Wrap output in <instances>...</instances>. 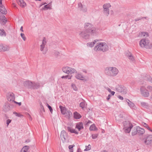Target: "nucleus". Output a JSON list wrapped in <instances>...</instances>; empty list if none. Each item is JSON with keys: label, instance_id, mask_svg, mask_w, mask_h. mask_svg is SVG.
Listing matches in <instances>:
<instances>
[{"label": "nucleus", "instance_id": "nucleus-1", "mask_svg": "<svg viewBox=\"0 0 152 152\" xmlns=\"http://www.w3.org/2000/svg\"><path fill=\"white\" fill-rule=\"evenodd\" d=\"M105 74L109 77H114L116 76L119 73L118 69L115 67H107L104 69Z\"/></svg>", "mask_w": 152, "mask_h": 152}, {"label": "nucleus", "instance_id": "nucleus-2", "mask_svg": "<svg viewBox=\"0 0 152 152\" xmlns=\"http://www.w3.org/2000/svg\"><path fill=\"white\" fill-rule=\"evenodd\" d=\"M85 30L88 32H90L91 35H95L97 33L98 29L94 27V25L91 23H86L84 25Z\"/></svg>", "mask_w": 152, "mask_h": 152}, {"label": "nucleus", "instance_id": "nucleus-3", "mask_svg": "<svg viewBox=\"0 0 152 152\" xmlns=\"http://www.w3.org/2000/svg\"><path fill=\"white\" fill-rule=\"evenodd\" d=\"M109 47L106 43L105 42H99L94 48V50L96 51L105 52L108 50Z\"/></svg>", "mask_w": 152, "mask_h": 152}, {"label": "nucleus", "instance_id": "nucleus-4", "mask_svg": "<svg viewBox=\"0 0 152 152\" xmlns=\"http://www.w3.org/2000/svg\"><path fill=\"white\" fill-rule=\"evenodd\" d=\"M75 128L77 130L70 127H68L67 128L68 131L71 133L77 135L79 134V132L83 128V124L80 122L77 123L76 125Z\"/></svg>", "mask_w": 152, "mask_h": 152}, {"label": "nucleus", "instance_id": "nucleus-5", "mask_svg": "<svg viewBox=\"0 0 152 152\" xmlns=\"http://www.w3.org/2000/svg\"><path fill=\"white\" fill-rule=\"evenodd\" d=\"M140 46L142 48H145L147 49L152 48V44L150 43L148 40L145 39H142L139 42Z\"/></svg>", "mask_w": 152, "mask_h": 152}, {"label": "nucleus", "instance_id": "nucleus-6", "mask_svg": "<svg viewBox=\"0 0 152 152\" xmlns=\"http://www.w3.org/2000/svg\"><path fill=\"white\" fill-rule=\"evenodd\" d=\"M46 39L45 37H44L42 41V43L40 45V50L42 52L43 54H45L47 51V49L46 48Z\"/></svg>", "mask_w": 152, "mask_h": 152}, {"label": "nucleus", "instance_id": "nucleus-7", "mask_svg": "<svg viewBox=\"0 0 152 152\" xmlns=\"http://www.w3.org/2000/svg\"><path fill=\"white\" fill-rule=\"evenodd\" d=\"M90 32H88L86 30L81 31L79 33L80 36L85 39H87L89 38L90 36Z\"/></svg>", "mask_w": 152, "mask_h": 152}, {"label": "nucleus", "instance_id": "nucleus-8", "mask_svg": "<svg viewBox=\"0 0 152 152\" xmlns=\"http://www.w3.org/2000/svg\"><path fill=\"white\" fill-rule=\"evenodd\" d=\"M124 129L125 132L126 133H129L132 127V124L129 122L125 121L124 123Z\"/></svg>", "mask_w": 152, "mask_h": 152}, {"label": "nucleus", "instance_id": "nucleus-9", "mask_svg": "<svg viewBox=\"0 0 152 152\" xmlns=\"http://www.w3.org/2000/svg\"><path fill=\"white\" fill-rule=\"evenodd\" d=\"M111 7L109 3L105 4L103 5L104 13L106 16H108L109 14V8Z\"/></svg>", "mask_w": 152, "mask_h": 152}, {"label": "nucleus", "instance_id": "nucleus-10", "mask_svg": "<svg viewBox=\"0 0 152 152\" xmlns=\"http://www.w3.org/2000/svg\"><path fill=\"white\" fill-rule=\"evenodd\" d=\"M7 98L8 100L10 102H14L15 97V95L12 93L10 92L7 94Z\"/></svg>", "mask_w": 152, "mask_h": 152}, {"label": "nucleus", "instance_id": "nucleus-11", "mask_svg": "<svg viewBox=\"0 0 152 152\" xmlns=\"http://www.w3.org/2000/svg\"><path fill=\"white\" fill-rule=\"evenodd\" d=\"M142 78L143 80H146L151 83H152V78L149 75L145 74L142 76Z\"/></svg>", "mask_w": 152, "mask_h": 152}, {"label": "nucleus", "instance_id": "nucleus-12", "mask_svg": "<svg viewBox=\"0 0 152 152\" xmlns=\"http://www.w3.org/2000/svg\"><path fill=\"white\" fill-rule=\"evenodd\" d=\"M23 84L24 86H38V84L34 82H32L30 80H26L23 82Z\"/></svg>", "mask_w": 152, "mask_h": 152}, {"label": "nucleus", "instance_id": "nucleus-13", "mask_svg": "<svg viewBox=\"0 0 152 152\" xmlns=\"http://www.w3.org/2000/svg\"><path fill=\"white\" fill-rule=\"evenodd\" d=\"M3 14L0 13V22L3 25H4L7 22V20Z\"/></svg>", "mask_w": 152, "mask_h": 152}, {"label": "nucleus", "instance_id": "nucleus-14", "mask_svg": "<svg viewBox=\"0 0 152 152\" xmlns=\"http://www.w3.org/2000/svg\"><path fill=\"white\" fill-rule=\"evenodd\" d=\"M9 47L6 45H4L2 44H0V52H4L9 50Z\"/></svg>", "mask_w": 152, "mask_h": 152}, {"label": "nucleus", "instance_id": "nucleus-15", "mask_svg": "<svg viewBox=\"0 0 152 152\" xmlns=\"http://www.w3.org/2000/svg\"><path fill=\"white\" fill-rule=\"evenodd\" d=\"M152 142V135L148 136L146 140H144V142L146 144H149Z\"/></svg>", "mask_w": 152, "mask_h": 152}, {"label": "nucleus", "instance_id": "nucleus-16", "mask_svg": "<svg viewBox=\"0 0 152 152\" xmlns=\"http://www.w3.org/2000/svg\"><path fill=\"white\" fill-rule=\"evenodd\" d=\"M68 72H67V74L68 75L69 74V75H71L72 74L77 73V71L74 68L69 67V70H68Z\"/></svg>", "mask_w": 152, "mask_h": 152}, {"label": "nucleus", "instance_id": "nucleus-17", "mask_svg": "<svg viewBox=\"0 0 152 152\" xmlns=\"http://www.w3.org/2000/svg\"><path fill=\"white\" fill-rule=\"evenodd\" d=\"M76 73L75 77L77 79L81 80H84V77L82 74L77 72Z\"/></svg>", "mask_w": 152, "mask_h": 152}, {"label": "nucleus", "instance_id": "nucleus-18", "mask_svg": "<svg viewBox=\"0 0 152 152\" xmlns=\"http://www.w3.org/2000/svg\"><path fill=\"white\" fill-rule=\"evenodd\" d=\"M73 117L74 118L76 119H79L82 117L80 114L77 112H75L74 113Z\"/></svg>", "mask_w": 152, "mask_h": 152}, {"label": "nucleus", "instance_id": "nucleus-19", "mask_svg": "<svg viewBox=\"0 0 152 152\" xmlns=\"http://www.w3.org/2000/svg\"><path fill=\"white\" fill-rule=\"evenodd\" d=\"M0 12L3 14H6L7 12L6 9L2 5H0Z\"/></svg>", "mask_w": 152, "mask_h": 152}, {"label": "nucleus", "instance_id": "nucleus-20", "mask_svg": "<svg viewBox=\"0 0 152 152\" xmlns=\"http://www.w3.org/2000/svg\"><path fill=\"white\" fill-rule=\"evenodd\" d=\"M59 107L60 108L61 113L63 115H65L66 112L67 111L65 107L60 106Z\"/></svg>", "mask_w": 152, "mask_h": 152}, {"label": "nucleus", "instance_id": "nucleus-21", "mask_svg": "<svg viewBox=\"0 0 152 152\" xmlns=\"http://www.w3.org/2000/svg\"><path fill=\"white\" fill-rule=\"evenodd\" d=\"M61 137L62 139L65 140L66 137V133L64 131H62L61 134Z\"/></svg>", "mask_w": 152, "mask_h": 152}, {"label": "nucleus", "instance_id": "nucleus-22", "mask_svg": "<svg viewBox=\"0 0 152 152\" xmlns=\"http://www.w3.org/2000/svg\"><path fill=\"white\" fill-rule=\"evenodd\" d=\"M18 4L22 7H24L26 6V3L23 0H20L18 2Z\"/></svg>", "mask_w": 152, "mask_h": 152}, {"label": "nucleus", "instance_id": "nucleus-23", "mask_svg": "<svg viewBox=\"0 0 152 152\" xmlns=\"http://www.w3.org/2000/svg\"><path fill=\"white\" fill-rule=\"evenodd\" d=\"M99 40L97 39H96L94 40L93 42H89L87 43V45L90 47H92L94 46V44Z\"/></svg>", "mask_w": 152, "mask_h": 152}, {"label": "nucleus", "instance_id": "nucleus-24", "mask_svg": "<svg viewBox=\"0 0 152 152\" xmlns=\"http://www.w3.org/2000/svg\"><path fill=\"white\" fill-rule=\"evenodd\" d=\"M48 9H51V4L50 3L45 5L43 8H42V10H47Z\"/></svg>", "mask_w": 152, "mask_h": 152}, {"label": "nucleus", "instance_id": "nucleus-25", "mask_svg": "<svg viewBox=\"0 0 152 152\" xmlns=\"http://www.w3.org/2000/svg\"><path fill=\"white\" fill-rule=\"evenodd\" d=\"M137 133L138 134H142L145 132V130L139 127H137Z\"/></svg>", "mask_w": 152, "mask_h": 152}, {"label": "nucleus", "instance_id": "nucleus-26", "mask_svg": "<svg viewBox=\"0 0 152 152\" xmlns=\"http://www.w3.org/2000/svg\"><path fill=\"white\" fill-rule=\"evenodd\" d=\"M126 56L128 58H129L130 61H134V58L131 53H129V54H126Z\"/></svg>", "mask_w": 152, "mask_h": 152}, {"label": "nucleus", "instance_id": "nucleus-27", "mask_svg": "<svg viewBox=\"0 0 152 152\" xmlns=\"http://www.w3.org/2000/svg\"><path fill=\"white\" fill-rule=\"evenodd\" d=\"M69 67L68 66H64L62 67V70L63 72L66 74L67 73L68 70H69Z\"/></svg>", "mask_w": 152, "mask_h": 152}, {"label": "nucleus", "instance_id": "nucleus-28", "mask_svg": "<svg viewBox=\"0 0 152 152\" xmlns=\"http://www.w3.org/2000/svg\"><path fill=\"white\" fill-rule=\"evenodd\" d=\"M72 77V75H66L65 76H63L61 77V78L62 79H68L70 80L71 79Z\"/></svg>", "mask_w": 152, "mask_h": 152}, {"label": "nucleus", "instance_id": "nucleus-29", "mask_svg": "<svg viewBox=\"0 0 152 152\" xmlns=\"http://www.w3.org/2000/svg\"><path fill=\"white\" fill-rule=\"evenodd\" d=\"M65 115L68 118H70L72 116V113L70 110H68L66 112V113Z\"/></svg>", "mask_w": 152, "mask_h": 152}, {"label": "nucleus", "instance_id": "nucleus-30", "mask_svg": "<svg viewBox=\"0 0 152 152\" xmlns=\"http://www.w3.org/2000/svg\"><path fill=\"white\" fill-rule=\"evenodd\" d=\"M29 148L28 146H25L21 149L20 152H28Z\"/></svg>", "mask_w": 152, "mask_h": 152}, {"label": "nucleus", "instance_id": "nucleus-31", "mask_svg": "<svg viewBox=\"0 0 152 152\" xmlns=\"http://www.w3.org/2000/svg\"><path fill=\"white\" fill-rule=\"evenodd\" d=\"M0 31L1 32L0 33V35L1 36H6V33L5 32L4 30L3 29H0Z\"/></svg>", "mask_w": 152, "mask_h": 152}, {"label": "nucleus", "instance_id": "nucleus-32", "mask_svg": "<svg viewBox=\"0 0 152 152\" xmlns=\"http://www.w3.org/2000/svg\"><path fill=\"white\" fill-rule=\"evenodd\" d=\"M90 129L91 131H96L97 130V129L95 125L93 124L90 126Z\"/></svg>", "mask_w": 152, "mask_h": 152}, {"label": "nucleus", "instance_id": "nucleus-33", "mask_svg": "<svg viewBox=\"0 0 152 152\" xmlns=\"http://www.w3.org/2000/svg\"><path fill=\"white\" fill-rule=\"evenodd\" d=\"M141 36L145 37H148L149 36V34L148 32H142L141 34Z\"/></svg>", "mask_w": 152, "mask_h": 152}, {"label": "nucleus", "instance_id": "nucleus-34", "mask_svg": "<svg viewBox=\"0 0 152 152\" xmlns=\"http://www.w3.org/2000/svg\"><path fill=\"white\" fill-rule=\"evenodd\" d=\"M80 106L82 109H84L86 107V104L85 102H81L80 103Z\"/></svg>", "mask_w": 152, "mask_h": 152}, {"label": "nucleus", "instance_id": "nucleus-35", "mask_svg": "<svg viewBox=\"0 0 152 152\" xmlns=\"http://www.w3.org/2000/svg\"><path fill=\"white\" fill-rule=\"evenodd\" d=\"M142 93L143 95L145 97H147L149 95V93L148 91H142Z\"/></svg>", "mask_w": 152, "mask_h": 152}, {"label": "nucleus", "instance_id": "nucleus-36", "mask_svg": "<svg viewBox=\"0 0 152 152\" xmlns=\"http://www.w3.org/2000/svg\"><path fill=\"white\" fill-rule=\"evenodd\" d=\"M20 35L23 40L24 41H25L26 40V37L25 34L23 33H21Z\"/></svg>", "mask_w": 152, "mask_h": 152}, {"label": "nucleus", "instance_id": "nucleus-37", "mask_svg": "<svg viewBox=\"0 0 152 152\" xmlns=\"http://www.w3.org/2000/svg\"><path fill=\"white\" fill-rule=\"evenodd\" d=\"M86 148L84 150L85 151H88L90 150L91 149V146L90 145H88V146H86Z\"/></svg>", "mask_w": 152, "mask_h": 152}, {"label": "nucleus", "instance_id": "nucleus-38", "mask_svg": "<svg viewBox=\"0 0 152 152\" xmlns=\"http://www.w3.org/2000/svg\"><path fill=\"white\" fill-rule=\"evenodd\" d=\"M137 127L136 129H134L133 131H132V134L133 135H135L137 134Z\"/></svg>", "mask_w": 152, "mask_h": 152}, {"label": "nucleus", "instance_id": "nucleus-39", "mask_svg": "<svg viewBox=\"0 0 152 152\" xmlns=\"http://www.w3.org/2000/svg\"><path fill=\"white\" fill-rule=\"evenodd\" d=\"M128 101L129 102H128V103L129 106H130L131 107H133L134 106V104L133 103L130 102L129 100Z\"/></svg>", "mask_w": 152, "mask_h": 152}, {"label": "nucleus", "instance_id": "nucleus-40", "mask_svg": "<svg viewBox=\"0 0 152 152\" xmlns=\"http://www.w3.org/2000/svg\"><path fill=\"white\" fill-rule=\"evenodd\" d=\"M143 125L146 128L148 129L152 132V130L150 129V127H149L148 126L147 124L145 123H144Z\"/></svg>", "mask_w": 152, "mask_h": 152}, {"label": "nucleus", "instance_id": "nucleus-41", "mask_svg": "<svg viewBox=\"0 0 152 152\" xmlns=\"http://www.w3.org/2000/svg\"><path fill=\"white\" fill-rule=\"evenodd\" d=\"M13 114L15 115L16 116L18 117H20L22 116V115L20 113H18L16 112H14Z\"/></svg>", "mask_w": 152, "mask_h": 152}, {"label": "nucleus", "instance_id": "nucleus-42", "mask_svg": "<svg viewBox=\"0 0 152 152\" xmlns=\"http://www.w3.org/2000/svg\"><path fill=\"white\" fill-rule=\"evenodd\" d=\"M81 10L83 11V12H86L87 11V9L86 7H83V8L81 9Z\"/></svg>", "mask_w": 152, "mask_h": 152}, {"label": "nucleus", "instance_id": "nucleus-43", "mask_svg": "<svg viewBox=\"0 0 152 152\" xmlns=\"http://www.w3.org/2000/svg\"><path fill=\"white\" fill-rule=\"evenodd\" d=\"M11 121L12 120L10 119H7V120L6 123L7 126H8L9 124L11 122Z\"/></svg>", "mask_w": 152, "mask_h": 152}, {"label": "nucleus", "instance_id": "nucleus-44", "mask_svg": "<svg viewBox=\"0 0 152 152\" xmlns=\"http://www.w3.org/2000/svg\"><path fill=\"white\" fill-rule=\"evenodd\" d=\"M78 6L80 8V9H82L83 7V5L81 3H79L78 4Z\"/></svg>", "mask_w": 152, "mask_h": 152}, {"label": "nucleus", "instance_id": "nucleus-45", "mask_svg": "<svg viewBox=\"0 0 152 152\" xmlns=\"http://www.w3.org/2000/svg\"><path fill=\"white\" fill-rule=\"evenodd\" d=\"M53 53L56 56H57L59 55V53L57 51H54Z\"/></svg>", "mask_w": 152, "mask_h": 152}, {"label": "nucleus", "instance_id": "nucleus-46", "mask_svg": "<svg viewBox=\"0 0 152 152\" xmlns=\"http://www.w3.org/2000/svg\"><path fill=\"white\" fill-rule=\"evenodd\" d=\"M97 134H94L92 135V137L93 139H95L97 137Z\"/></svg>", "mask_w": 152, "mask_h": 152}, {"label": "nucleus", "instance_id": "nucleus-47", "mask_svg": "<svg viewBox=\"0 0 152 152\" xmlns=\"http://www.w3.org/2000/svg\"><path fill=\"white\" fill-rule=\"evenodd\" d=\"M143 19V18H142V17H140L139 18H137L136 19H135V21H138V20H140L142 19Z\"/></svg>", "mask_w": 152, "mask_h": 152}, {"label": "nucleus", "instance_id": "nucleus-48", "mask_svg": "<svg viewBox=\"0 0 152 152\" xmlns=\"http://www.w3.org/2000/svg\"><path fill=\"white\" fill-rule=\"evenodd\" d=\"M47 105L48 108L49 109V110H50V112H51V111L52 110V109L51 107L48 104H47Z\"/></svg>", "mask_w": 152, "mask_h": 152}, {"label": "nucleus", "instance_id": "nucleus-49", "mask_svg": "<svg viewBox=\"0 0 152 152\" xmlns=\"http://www.w3.org/2000/svg\"><path fill=\"white\" fill-rule=\"evenodd\" d=\"M118 97L119 99H120L121 100H123L124 99L123 97H122V96H121L120 95L118 96Z\"/></svg>", "mask_w": 152, "mask_h": 152}, {"label": "nucleus", "instance_id": "nucleus-50", "mask_svg": "<svg viewBox=\"0 0 152 152\" xmlns=\"http://www.w3.org/2000/svg\"><path fill=\"white\" fill-rule=\"evenodd\" d=\"M72 88L75 91H77V88L76 86H72Z\"/></svg>", "mask_w": 152, "mask_h": 152}, {"label": "nucleus", "instance_id": "nucleus-51", "mask_svg": "<svg viewBox=\"0 0 152 152\" xmlns=\"http://www.w3.org/2000/svg\"><path fill=\"white\" fill-rule=\"evenodd\" d=\"M74 146V145H70L69 146V149H73V148Z\"/></svg>", "mask_w": 152, "mask_h": 152}, {"label": "nucleus", "instance_id": "nucleus-52", "mask_svg": "<svg viewBox=\"0 0 152 152\" xmlns=\"http://www.w3.org/2000/svg\"><path fill=\"white\" fill-rule=\"evenodd\" d=\"M14 102L15 103H16V104H18L19 106L21 105V103L20 102H15V101Z\"/></svg>", "mask_w": 152, "mask_h": 152}, {"label": "nucleus", "instance_id": "nucleus-53", "mask_svg": "<svg viewBox=\"0 0 152 152\" xmlns=\"http://www.w3.org/2000/svg\"><path fill=\"white\" fill-rule=\"evenodd\" d=\"M46 4L47 3H45H45H42L41 4H40L39 5V7H41L43 5H44V4Z\"/></svg>", "mask_w": 152, "mask_h": 152}, {"label": "nucleus", "instance_id": "nucleus-54", "mask_svg": "<svg viewBox=\"0 0 152 152\" xmlns=\"http://www.w3.org/2000/svg\"><path fill=\"white\" fill-rule=\"evenodd\" d=\"M20 30L22 32H23V27L22 26H21L20 28Z\"/></svg>", "mask_w": 152, "mask_h": 152}, {"label": "nucleus", "instance_id": "nucleus-55", "mask_svg": "<svg viewBox=\"0 0 152 152\" xmlns=\"http://www.w3.org/2000/svg\"><path fill=\"white\" fill-rule=\"evenodd\" d=\"M110 93H111V94H112V95H113L115 93V92L114 91H111L110 92Z\"/></svg>", "mask_w": 152, "mask_h": 152}, {"label": "nucleus", "instance_id": "nucleus-56", "mask_svg": "<svg viewBox=\"0 0 152 152\" xmlns=\"http://www.w3.org/2000/svg\"><path fill=\"white\" fill-rule=\"evenodd\" d=\"M12 5L13 7H16V4L15 3H13L12 4Z\"/></svg>", "mask_w": 152, "mask_h": 152}, {"label": "nucleus", "instance_id": "nucleus-57", "mask_svg": "<svg viewBox=\"0 0 152 152\" xmlns=\"http://www.w3.org/2000/svg\"><path fill=\"white\" fill-rule=\"evenodd\" d=\"M110 95H109L107 97V99L109 100L110 98Z\"/></svg>", "mask_w": 152, "mask_h": 152}, {"label": "nucleus", "instance_id": "nucleus-58", "mask_svg": "<svg viewBox=\"0 0 152 152\" xmlns=\"http://www.w3.org/2000/svg\"><path fill=\"white\" fill-rule=\"evenodd\" d=\"M70 152H73V149H69Z\"/></svg>", "mask_w": 152, "mask_h": 152}, {"label": "nucleus", "instance_id": "nucleus-59", "mask_svg": "<svg viewBox=\"0 0 152 152\" xmlns=\"http://www.w3.org/2000/svg\"><path fill=\"white\" fill-rule=\"evenodd\" d=\"M107 90L108 91L110 92L111 91L110 89V88H108Z\"/></svg>", "mask_w": 152, "mask_h": 152}, {"label": "nucleus", "instance_id": "nucleus-60", "mask_svg": "<svg viewBox=\"0 0 152 152\" xmlns=\"http://www.w3.org/2000/svg\"><path fill=\"white\" fill-rule=\"evenodd\" d=\"M2 0H0V5H2Z\"/></svg>", "mask_w": 152, "mask_h": 152}, {"label": "nucleus", "instance_id": "nucleus-61", "mask_svg": "<svg viewBox=\"0 0 152 152\" xmlns=\"http://www.w3.org/2000/svg\"><path fill=\"white\" fill-rule=\"evenodd\" d=\"M142 18H143V19L144 18H145L146 19H148V17H142Z\"/></svg>", "mask_w": 152, "mask_h": 152}, {"label": "nucleus", "instance_id": "nucleus-62", "mask_svg": "<svg viewBox=\"0 0 152 152\" xmlns=\"http://www.w3.org/2000/svg\"><path fill=\"white\" fill-rule=\"evenodd\" d=\"M120 117L121 118H122L123 116V115L122 114H120Z\"/></svg>", "mask_w": 152, "mask_h": 152}, {"label": "nucleus", "instance_id": "nucleus-63", "mask_svg": "<svg viewBox=\"0 0 152 152\" xmlns=\"http://www.w3.org/2000/svg\"><path fill=\"white\" fill-rule=\"evenodd\" d=\"M102 152H107L106 151H103Z\"/></svg>", "mask_w": 152, "mask_h": 152}, {"label": "nucleus", "instance_id": "nucleus-64", "mask_svg": "<svg viewBox=\"0 0 152 152\" xmlns=\"http://www.w3.org/2000/svg\"><path fill=\"white\" fill-rule=\"evenodd\" d=\"M116 119H117V120H119V118H118V117H116Z\"/></svg>", "mask_w": 152, "mask_h": 152}]
</instances>
